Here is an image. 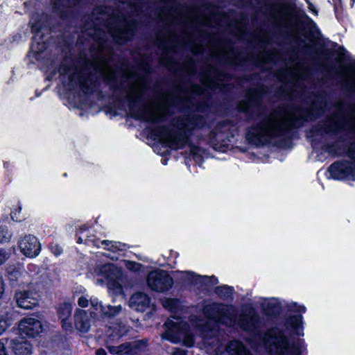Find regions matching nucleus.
<instances>
[{
	"label": "nucleus",
	"instance_id": "1",
	"mask_svg": "<svg viewBox=\"0 0 355 355\" xmlns=\"http://www.w3.org/2000/svg\"><path fill=\"white\" fill-rule=\"evenodd\" d=\"M106 8H97L92 16V24H87L79 37L91 44L92 60H87L82 71L77 69H67L64 64L59 69L60 74L68 77L67 87L72 89L79 87L85 94L97 90L103 80L116 90V71L110 60L112 54V42L121 44L134 34L135 21L123 13L110 14Z\"/></svg>",
	"mask_w": 355,
	"mask_h": 355
},
{
	"label": "nucleus",
	"instance_id": "2",
	"mask_svg": "<svg viewBox=\"0 0 355 355\" xmlns=\"http://www.w3.org/2000/svg\"><path fill=\"white\" fill-rule=\"evenodd\" d=\"M313 105L309 108H278L268 116H260L259 122L246 132L249 143L261 146L275 138H283L293 128L301 127L313 117Z\"/></svg>",
	"mask_w": 355,
	"mask_h": 355
},
{
	"label": "nucleus",
	"instance_id": "3",
	"mask_svg": "<svg viewBox=\"0 0 355 355\" xmlns=\"http://www.w3.org/2000/svg\"><path fill=\"white\" fill-rule=\"evenodd\" d=\"M147 84L144 78L128 83L124 89V97L130 115L138 120L156 123L170 114L171 107L181 101L179 96L171 93L160 94L151 106L144 99Z\"/></svg>",
	"mask_w": 355,
	"mask_h": 355
},
{
	"label": "nucleus",
	"instance_id": "4",
	"mask_svg": "<svg viewBox=\"0 0 355 355\" xmlns=\"http://www.w3.org/2000/svg\"><path fill=\"white\" fill-rule=\"evenodd\" d=\"M304 318L302 315L288 316L283 326L268 329L262 336L265 349L275 355H302L300 346L291 345L288 334L304 336Z\"/></svg>",
	"mask_w": 355,
	"mask_h": 355
},
{
	"label": "nucleus",
	"instance_id": "5",
	"mask_svg": "<svg viewBox=\"0 0 355 355\" xmlns=\"http://www.w3.org/2000/svg\"><path fill=\"white\" fill-rule=\"evenodd\" d=\"M205 122L202 116L196 114L180 117L173 122L178 131L172 132L166 127H162L158 130L157 136L163 145L171 149L182 148L188 144L189 135L192 131L202 127Z\"/></svg>",
	"mask_w": 355,
	"mask_h": 355
},
{
	"label": "nucleus",
	"instance_id": "6",
	"mask_svg": "<svg viewBox=\"0 0 355 355\" xmlns=\"http://www.w3.org/2000/svg\"><path fill=\"white\" fill-rule=\"evenodd\" d=\"M204 315L213 321L215 327L210 328L209 324L202 325V320L191 316L190 322L196 329L202 331L204 337H214L217 335L216 327L218 324L226 327H233L236 321V310L233 305L213 302L202 307Z\"/></svg>",
	"mask_w": 355,
	"mask_h": 355
},
{
	"label": "nucleus",
	"instance_id": "7",
	"mask_svg": "<svg viewBox=\"0 0 355 355\" xmlns=\"http://www.w3.org/2000/svg\"><path fill=\"white\" fill-rule=\"evenodd\" d=\"M168 319L164 323L165 331L162 336L173 343H182L187 347L194 344V334L187 322L179 318Z\"/></svg>",
	"mask_w": 355,
	"mask_h": 355
},
{
	"label": "nucleus",
	"instance_id": "8",
	"mask_svg": "<svg viewBox=\"0 0 355 355\" xmlns=\"http://www.w3.org/2000/svg\"><path fill=\"white\" fill-rule=\"evenodd\" d=\"M94 272L96 276L102 277L97 279V284H103L105 280L109 290L116 295L122 293L123 288L120 284L122 272L115 265L107 263L96 266Z\"/></svg>",
	"mask_w": 355,
	"mask_h": 355
},
{
	"label": "nucleus",
	"instance_id": "9",
	"mask_svg": "<svg viewBox=\"0 0 355 355\" xmlns=\"http://www.w3.org/2000/svg\"><path fill=\"white\" fill-rule=\"evenodd\" d=\"M277 23L291 34L296 35L302 26V20L295 8L288 4H281L277 9Z\"/></svg>",
	"mask_w": 355,
	"mask_h": 355
},
{
	"label": "nucleus",
	"instance_id": "10",
	"mask_svg": "<svg viewBox=\"0 0 355 355\" xmlns=\"http://www.w3.org/2000/svg\"><path fill=\"white\" fill-rule=\"evenodd\" d=\"M31 30L35 33L31 49L35 53L42 52L46 48L44 41H40L44 35V31L47 30L49 25V17L46 14L36 13L32 15L29 22Z\"/></svg>",
	"mask_w": 355,
	"mask_h": 355
},
{
	"label": "nucleus",
	"instance_id": "11",
	"mask_svg": "<svg viewBox=\"0 0 355 355\" xmlns=\"http://www.w3.org/2000/svg\"><path fill=\"white\" fill-rule=\"evenodd\" d=\"M281 80L291 87V95L302 96L304 94V72L299 67L286 68Z\"/></svg>",
	"mask_w": 355,
	"mask_h": 355
},
{
	"label": "nucleus",
	"instance_id": "12",
	"mask_svg": "<svg viewBox=\"0 0 355 355\" xmlns=\"http://www.w3.org/2000/svg\"><path fill=\"white\" fill-rule=\"evenodd\" d=\"M238 325L243 331L257 334L265 323L263 319L253 308H249L242 311L239 317Z\"/></svg>",
	"mask_w": 355,
	"mask_h": 355
},
{
	"label": "nucleus",
	"instance_id": "13",
	"mask_svg": "<svg viewBox=\"0 0 355 355\" xmlns=\"http://www.w3.org/2000/svg\"><path fill=\"white\" fill-rule=\"evenodd\" d=\"M148 286L154 291L165 293L173 285V279L169 274L163 270L150 271L146 277Z\"/></svg>",
	"mask_w": 355,
	"mask_h": 355
},
{
	"label": "nucleus",
	"instance_id": "14",
	"mask_svg": "<svg viewBox=\"0 0 355 355\" xmlns=\"http://www.w3.org/2000/svg\"><path fill=\"white\" fill-rule=\"evenodd\" d=\"M327 172V178L355 181V163L353 162L347 160L336 162L330 165Z\"/></svg>",
	"mask_w": 355,
	"mask_h": 355
},
{
	"label": "nucleus",
	"instance_id": "15",
	"mask_svg": "<svg viewBox=\"0 0 355 355\" xmlns=\"http://www.w3.org/2000/svg\"><path fill=\"white\" fill-rule=\"evenodd\" d=\"M262 90L250 91L245 98L241 101L238 105L241 112L245 113H258L261 112V94Z\"/></svg>",
	"mask_w": 355,
	"mask_h": 355
},
{
	"label": "nucleus",
	"instance_id": "16",
	"mask_svg": "<svg viewBox=\"0 0 355 355\" xmlns=\"http://www.w3.org/2000/svg\"><path fill=\"white\" fill-rule=\"evenodd\" d=\"M91 305L89 315L92 318L98 316H114L117 315L122 309L121 305L117 306H104L102 302L99 301L96 297H91L89 299Z\"/></svg>",
	"mask_w": 355,
	"mask_h": 355
},
{
	"label": "nucleus",
	"instance_id": "17",
	"mask_svg": "<svg viewBox=\"0 0 355 355\" xmlns=\"http://www.w3.org/2000/svg\"><path fill=\"white\" fill-rule=\"evenodd\" d=\"M18 247L21 252L29 258L37 257L41 251V244L39 240L31 234L21 237L18 241Z\"/></svg>",
	"mask_w": 355,
	"mask_h": 355
},
{
	"label": "nucleus",
	"instance_id": "18",
	"mask_svg": "<svg viewBox=\"0 0 355 355\" xmlns=\"http://www.w3.org/2000/svg\"><path fill=\"white\" fill-rule=\"evenodd\" d=\"M38 294L32 290L19 291L15 293V300L19 307L31 309L39 302Z\"/></svg>",
	"mask_w": 355,
	"mask_h": 355
},
{
	"label": "nucleus",
	"instance_id": "19",
	"mask_svg": "<svg viewBox=\"0 0 355 355\" xmlns=\"http://www.w3.org/2000/svg\"><path fill=\"white\" fill-rule=\"evenodd\" d=\"M19 330L21 334L30 337H35L42 330L41 322L34 318H26L21 320L19 324Z\"/></svg>",
	"mask_w": 355,
	"mask_h": 355
},
{
	"label": "nucleus",
	"instance_id": "20",
	"mask_svg": "<svg viewBox=\"0 0 355 355\" xmlns=\"http://www.w3.org/2000/svg\"><path fill=\"white\" fill-rule=\"evenodd\" d=\"M229 127L227 124L222 123L218 124L214 130L209 135V141L214 148H217L218 145L225 144L226 141L229 140L227 130Z\"/></svg>",
	"mask_w": 355,
	"mask_h": 355
},
{
	"label": "nucleus",
	"instance_id": "21",
	"mask_svg": "<svg viewBox=\"0 0 355 355\" xmlns=\"http://www.w3.org/2000/svg\"><path fill=\"white\" fill-rule=\"evenodd\" d=\"M259 304L266 315L276 317L282 311V304L277 298H261Z\"/></svg>",
	"mask_w": 355,
	"mask_h": 355
},
{
	"label": "nucleus",
	"instance_id": "22",
	"mask_svg": "<svg viewBox=\"0 0 355 355\" xmlns=\"http://www.w3.org/2000/svg\"><path fill=\"white\" fill-rule=\"evenodd\" d=\"M73 318L74 324L78 331L86 333L89 330L92 318L85 310L77 309L75 311Z\"/></svg>",
	"mask_w": 355,
	"mask_h": 355
},
{
	"label": "nucleus",
	"instance_id": "23",
	"mask_svg": "<svg viewBox=\"0 0 355 355\" xmlns=\"http://www.w3.org/2000/svg\"><path fill=\"white\" fill-rule=\"evenodd\" d=\"M179 272L181 274V278L187 284H197L198 282H202L209 285H215L218 283V279L215 276H200L191 271H180Z\"/></svg>",
	"mask_w": 355,
	"mask_h": 355
},
{
	"label": "nucleus",
	"instance_id": "24",
	"mask_svg": "<svg viewBox=\"0 0 355 355\" xmlns=\"http://www.w3.org/2000/svg\"><path fill=\"white\" fill-rule=\"evenodd\" d=\"M345 117L343 114H338L329 117L324 124L325 133H337L340 132L345 125Z\"/></svg>",
	"mask_w": 355,
	"mask_h": 355
},
{
	"label": "nucleus",
	"instance_id": "25",
	"mask_svg": "<svg viewBox=\"0 0 355 355\" xmlns=\"http://www.w3.org/2000/svg\"><path fill=\"white\" fill-rule=\"evenodd\" d=\"M150 304L149 296L142 292H138L132 295L130 299V306L137 311L144 312Z\"/></svg>",
	"mask_w": 355,
	"mask_h": 355
},
{
	"label": "nucleus",
	"instance_id": "26",
	"mask_svg": "<svg viewBox=\"0 0 355 355\" xmlns=\"http://www.w3.org/2000/svg\"><path fill=\"white\" fill-rule=\"evenodd\" d=\"M85 242L88 245H92L97 248L103 245L105 249L113 252L125 250L126 247L125 243L109 240L100 241L99 239H87Z\"/></svg>",
	"mask_w": 355,
	"mask_h": 355
},
{
	"label": "nucleus",
	"instance_id": "27",
	"mask_svg": "<svg viewBox=\"0 0 355 355\" xmlns=\"http://www.w3.org/2000/svg\"><path fill=\"white\" fill-rule=\"evenodd\" d=\"M72 308V304L70 302H63L59 305L58 309V313L62 322V328L65 331H71L72 329L71 323L69 320Z\"/></svg>",
	"mask_w": 355,
	"mask_h": 355
},
{
	"label": "nucleus",
	"instance_id": "28",
	"mask_svg": "<svg viewBox=\"0 0 355 355\" xmlns=\"http://www.w3.org/2000/svg\"><path fill=\"white\" fill-rule=\"evenodd\" d=\"M10 345L15 355H31L33 352L32 345L22 338L12 340Z\"/></svg>",
	"mask_w": 355,
	"mask_h": 355
},
{
	"label": "nucleus",
	"instance_id": "29",
	"mask_svg": "<svg viewBox=\"0 0 355 355\" xmlns=\"http://www.w3.org/2000/svg\"><path fill=\"white\" fill-rule=\"evenodd\" d=\"M226 351L230 355H252L239 340L230 341L226 347Z\"/></svg>",
	"mask_w": 355,
	"mask_h": 355
},
{
	"label": "nucleus",
	"instance_id": "30",
	"mask_svg": "<svg viewBox=\"0 0 355 355\" xmlns=\"http://www.w3.org/2000/svg\"><path fill=\"white\" fill-rule=\"evenodd\" d=\"M136 343H124L118 347L107 346V349L111 354H117L118 355H132L136 353Z\"/></svg>",
	"mask_w": 355,
	"mask_h": 355
},
{
	"label": "nucleus",
	"instance_id": "31",
	"mask_svg": "<svg viewBox=\"0 0 355 355\" xmlns=\"http://www.w3.org/2000/svg\"><path fill=\"white\" fill-rule=\"evenodd\" d=\"M162 304L165 309L171 313H177L184 307L180 300L176 298L164 297L162 300Z\"/></svg>",
	"mask_w": 355,
	"mask_h": 355
},
{
	"label": "nucleus",
	"instance_id": "32",
	"mask_svg": "<svg viewBox=\"0 0 355 355\" xmlns=\"http://www.w3.org/2000/svg\"><path fill=\"white\" fill-rule=\"evenodd\" d=\"M234 291L233 287L227 285L217 286L214 291L217 296L223 300L232 299Z\"/></svg>",
	"mask_w": 355,
	"mask_h": 355
},
{
	"label": "nucleus",
	"instance_id": "33",
	"mask_svg": "<svg viewBox=\"0 0 355 355\" xmlns=\"http://www.w3.org/2000/svg\"><path fill=\"white\" fill-rule=\"evenodd\" d=\"M191 153L196 163L200 165L205 157L207 156V152L203 148L198 146H192L191 148Z\"/></svg>",
	"mask_w": 355,
	"mask_h": 355
},
{
	"label": "nucleus",
	"instance_id": "34",
	"mask_svg": "<svg viewBox=\"0 0 355 355\" xmlns=\"http://www.w3.org/2000/svg\"><path fill=\"white\" fill-rule=\"evenodd\" d=\"M12 237L11 232L3 222H0V243H7Z\"/></svg>",
	"mask_w": 355,
	"mask_h": 355
},
{
	"label": "nucleus",
	"instance_id": "35",
	"mask_svg": "<svg viewBox=\"0 0 355 355\" xmlns=\"http://www.w3.org/2000/svg\"><path fill=\"white\" fill-rule=\"evenodd\" d=\"M342 85L347 92L355 93V77L346 76Z\"/></svg>",
	"mask_w": 355,
	"mask_h": 355
},
{
	"label": "nucleus",
	"instance_id": "36",
	"mask_svg": "<svg viewBox=\"0 0 355 355\" xmlns=\"http://www.w3.org/2000/svg\"><path fill=\"white\" fill-rule=\"evenodd\" d=\"M12 320L7 315L0 318V336L12 324Z\"/></svg>",
	"mask_w": 355,
	"mask_h": 355
},
{
	"label": "nucleus",
	"instance_id": "37",
	"mask_svg": "<svg viewBox=\"0 0 355 355\" xmlns=\"http://www.w3.org/2000/svg\"><path fill=\"white\" fill-rule=\"evenodd\" d=\"M287 306L293 311L299 312V313H305L306 307L303 305H298L295 302H291L287 304Z\"/></svg>",
	"mask_w": 355,
	"mask_h": 355
},
{
	"label": "nucleus",
	"instance_id": "38",
	"mask_svg": "<svg viewBox=\"0 0 355 355\" xmlns=\"http://www.w3.org/2000/svg\"><path fill=\"white\" fill-rule=\"evenodd\" d=\"M10 250L0 248V266L3 264L9 258Z\"/></svg>",
	"mask_w": 355,
	"mask_h": 355
},
{
	"label": "nucleus",
	"instance_id": "39",
	"mask_svg": "<svg viewBox=\"0 0 355 355\" xmlns=\"http://www.w3.org/2000/svg\"><path fill=\"white\" fill-rule=\"evenodd\" d=\"M347 155L355 162V142L350 144L347 150Z\"/></svg>",
	"mask_w": 355,
	"mask_h": 355
},
{
	"label": "nucleus",
	"instance_id": "40",
	"mask_svg": "<svg viewBox=\"0 0 355 355\" xmlns=\"http://www.w3.org/2000/svg\"><path fill=\"white\" fill-rule=\"evenodd\" d=\"M89 300L87 297L81 295L78 297L77 303L80 307L85 308L88 306Z\"/></svg>",
	"mask_w": 355,
	"mask_h": 355
},
{
	"label": "nucleus",
	"instance_id": "41",
	"mask_svg": "<svg viewBox=\"0 0 355 355\" xmlns=\"http://www.w3.org/2000/svg\"><path fill=\"white\" fill-rule=\"evenodd\" d=\"M324 150L331 155H340L335 145L325 146Z\"/></svg>",
	"mask_w": 355,
	"mask_h": 355
},
{
	"label": "nucleus",
	"instance_id": "42",
	"mask_svg": "<svg viewBox=\"0 0 355 355\" xmlns=\"http://www.w3.org/2000/svg\"><path fill=\"white\" fill-rule=\"evenodd\" d=\"M51 252L55 255V256H59L62 253V248L59 246L58 245H52L51 246Z\"/></svg>",
	"mask_w": 355,
	"mask_h": 355
},
{
	"label": "nucleus",
	"instance_id": "43",
	"mask_svg": "<svg viewBox=\"0 0 355 355\" xmlns=\"http://www.w3.org/2000/svg\"><path fill=\"white\" fill-rule=\"evenodd\" d=\"M114 331L117 329L118 331H117L116 336L118 337L123 336V334H125L127 332V329L125 325H123V327H121V326L114 327Z\"/></svg>",
	"mask_w": 355,
	"mask_h": 355
},
{
	"label": "nucleus",
	"instance_id": "44",
	"mask_svg": "<svg viewBox=\"0 0 355 355\" xmlns=\"http://www.w3.org/2000/svg\"><path fill=\"white\" fill-rule=\"evenodd\" d=\"M87 239H96L94 236H88L87 234L80 235L77 239V243H82L84 242L86 245H87L85 242Z\"/></svg>",
	"mask_w": 355,
	"mask_h": 355
},
{
	"label": "nucleus",
	"instance_id": "45",
	"mask_svg": "<svg viewBox=\"0 0 355 355\" xmlns=\"http://www.w3.org/2000/svg\"><path fill=\"white\" fill-rule=\"evenodd\" d=\"M139 264L135 263V262H132V261H128L126 264V266L128 268L130 269V270H137L139 269Z\"/></svg>",
	"mask_w": 355,
	"mask_h": 355
},
{
	"label": "nucleus",
	"instance_id": "46",
	"mask_svg": "<svg viewBox=\"0 0 355 355\" xmlns=\"http://www.w3.org/2000/svg\"><path fill=\"white\" fill-rule=\"evenodd\" d=\"M306 2L307 3L309 10L310 11H311L313 14L317 15L318 11H317L316 8H315V6H313V4L309 0H306Z\"/></svg>",
	"mask_w": 355,
	"mask_h": 355
},
{
	"label": "nucleus",
	"instance_id": "47",
	"mask_svg": "<svg viewBox=\"0 0 355 355\" xmlns=\"http://www.w3.org/2000/svg\"><path fill=\"white\" fill-rule=\"evenodd\" d=\"M8 273H9V278L12 280H14V279H18V277L20 275L19 274V272L16 270V271H13L12 272H10L8 271Z\"/></svg>",
	"mask_w": 355,
	"mask_h": 355
},
{
	"label": "nucleus",
	"instance_id": "48",
	"mask_svg": "<svg viewBox=\"0 0 355 355\" xmlns=\"http://www.w3.org/2000/svg\"><path fill=\"white\" fill-rule=\"evenodd\" d=\"M172 355H186V352L184 349L175 348L173 351Z\"/></svg>",
	"mask_w": 355,
	"mask_h": 355
},
{
	"label": "nucleus",
	"instance_id": "49",
	"mask_svg": "<svg viewBox=\"0 0 355 355\" xmlns=\"http://www.w3.org/2000/svg\"><path fill=\"white\" fill-rule=\"evenodd\" d=\"M5 291V284L3 278L0 276V298L2 297Z\"/></svg>",
	"mask_w": 355,
	"mask_h": 355
},
{
	"label": "nucleus",
	"instance_id": "50",
	"mask_svg": "<svg viewBox=\"0 0 355 355\" xmlns=\"http://www.w3.org/2000/svg\"><path fill=\"white\" fill-rule=\"evenodd\" d=\"M0 355H7L5 344L0 340Z\"/></svg>",
	"mask_w": 355,
	"mask_h": 355
},
{
	"label": "nucleus",
	"instance_id": "51",
	"mask_svg": "<svg viewBox=\"0 0 355 355\" xmlns=\"http://www.w3.org/2000/svg\"><path fill=\"white\" fill-rule=\"evenodd\" d=\"M263 58L264 60V62H268V61H270L272 60V55L271 54L268 53L267 52L264 51V53L263 55Z\"/></svg>",
	"mask_w": 355,
	"mask_h": 355
},
{
	"label": "nucleus",
	"instance_id": "52",
	"mask_svg": "<svg viewBox=\"0 0 355 355\" xmlns=\"http://www.w3.org/2000/svg\"><path fill=\"white\" fill-rule=\"evenodd\" d=\"M96 355H107V353L104 349L100 348L96 351Z\"/></svg>",
	"mask_w": 355,
	"mask_h": 355
},
{
	"label": "nucleus",
	"instance_id": "53",
	"mask_svg": "<svg viewBox=\"0 0 355 355\" xmlns=\"http://www.w3.org/2000/svg\"><path fill=\"white\" fill-rule=\"evenodd\" d=\"M125 1H126L127 3H130V4L133 3V2H132V1H133V0H125Z\"/></svg>",
	"mask_w": 355,
	"mask_h": 355
},
{
	"label": "nucleus",
	"instance_id": "54",
	"mask_svg": "<svg viewBox=\"0 0 355 355\" xmlns=\"http://www.w3.org/2000/svg\"><path fill=\"white\" fill-rule=\"evenodd\" d=\"M31 268H35V266L34 265H29L28 266V270H31Z\"/></svg>",
	"mask_w": 355,
	"mask_h": 355
},
{
	"label": "nucleus",
	"instance_id": "55",
	"mask_svg": "<svg viewBox=\"0 0 355 355\" xmlns=\"http://www.w3.org/2000/svg\"><path fill=\"white\" fill-rule=\"evenodd\" d=\"M355 3V0H351V6L352 7Z\"/></svg>",
	"mask_w": 355,
	"mask_h": 355
},
{
	"label": "nucleus",
	"instance_id": "56",
	"mask_svg": "<svg viewBox=\"0 0 355 355\" xmlns=\"http://www.w3.org/2000/svg\"><path fill=\"white\" fill-rule=\"evenodd\" d=\"M304 343V340L299 341V345H300V347H302V345Z\"/></svg>",
	"mask_w": 355,
	"mask_h": 355
},
{
	"label": "nucleus",
	"instance_id": "57",
	"mask_svg": "<svg viewBox=\"0 0 355 355\" xmlns=\"http://www.w3.org/2000/svg\"><path fill=\"white\" fill-rule=\"evenodd\" d=\"M163 164H166V161L165 159L162 160Z\"/></svg>",
	"mask_w": 355,
	"mask_h": 355
},
{
	"label": "nucleus",
	"instance_id": "58",
	"mask_svg": "<svg viewBox=\"0 0 355 355\" xmlns=\"http://www.w3.org/2000/svg\"><path fill=\"white\" fill-rule=\"evenodd\" d=\"M166 152H168V149H166L163 153H162V154H164V153H166Z\"/></svg>",
	"mask_w": 355,
	"mask_h": 355
},
{
	"label": "nucleus",
	"instance_id": "59",
	"mask_svg": "<svg viewBox=\"0 0 355 355\" xmlns=\"http://www.w3.org/2000/svg\"><path fill=\"white\" fill-rule=\"evenodd\" d=\"M311 24H313V26H315V24L313 21H311Z\"/></svg>",
	"mask_w": 355,
	"mask_h": 355
}]
</instances>
